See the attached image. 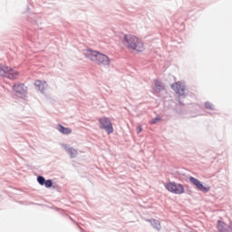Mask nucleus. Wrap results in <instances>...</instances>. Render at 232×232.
I'll list each match as a JSON object with an SVG mask.
<instances>
[{
	"label": "nucleus",
	"mask_w": 232,
	"mask_h": 232,
	"mask_svg": "<svg viewBox=\"0 0 232 232\" xmlns=\"http://www.w3.org/2000/svg\"><path fill=\"white\" fill-rule=\"evenodd\" d=\"M123 45L130 52H144V43L136 35L125 34Z\"/></svg>",
	"instance_id": "nucleus-1"
},
{
	"label": "nucleus",
	"mask_w": 232,
	"mask_h": 232,
	"mask_svg": "<svg viewBox=\"0 0 232 232\" xmlns=\"http://www.w3.org/2000/svg\"><path fill=\"white\" fill-rule=\"evenodd\" d=\"M87 59H90L92 63H96L100 66H110V57L108 55L100 53L99 51L87 50L85 53Z\"/></svg>",
	"instance_id": "nucleus-2"
},
{
	"label": "nucleus",
	"mask_w": 232,
	"mask_h": 232,
	"mask_svg": "<svg viewBox=\"0 0 232 232\" xmlns=\"http://www.w3.org/2000/svg\"><path fill=\"white\" fill-rule=\"evenodd\" d=\"M19 75V72H17L15 69L0 64V77H6L7 79L14 81V79H18Z\"/></svg>",
	"instance_id": "nucleus-3"
},
{
	"label": "nucleus",
	"mask_w": 232,
	"mask_h": 232,
	"mask_svg": "<svg viewBox=\"0 0 232 232\" xmlns=\"http://www.w3.org/2000/svg\"><path fill=\"white\" fill-rule=\"evenodd\" d=\"M165 188L167 191L173 193L174 195H182L185 191L182 184L176 183L175 181L165 183Z\"/></svg>",
	"instance_id": "nucleus-4"
},
{
	"label": "nucleus",
	"mask_w": 232,
	"mask_h": 232,
	"mask_svg": "<svg viewBox=\"0 0 232 232\" xmlns=\"http://www.w3.org/2000/svg\"><path fill=\"white\" fill-rule=\"evenodd\" d=\"M100 122V128L102 130H104L108 135L111 134L113 132V123H111V121H110V118L102 117L99 120Z\"/></svg>",
	"instance_id": "nucleus-5"
},
{
	"label": "nucleus",
	"mask_w": 232,
	"mask_h": 232,
	"mask_svg": "<svg viewBox=\"0 0 232 232\" xmlns=\"http://www.w3.org/2000/svg\"><path fill=\"white\" fill-rule=\"evenodd\" d=\"M189 180L198 191H202V193H209V191H211V187H205L202 182H200V180H198V179L190 177Z\"/></svg>",
	"instance_id": "nucleus-6"
},
{
	"label": "nucleus",
	"mask_w": 232,
	"mask_h": 232,
	"mask_svg": "<svg viewBox=\"0 0 232 232\" xmlns=\"http://www.w3.org/2000/svg\"><path fill=\"white\" fill-rule=\"evenodd\" d=\"M172 90L179 95H185L186 94V86L182 84L180 82H177L171 85Z\"/></svg>",
	"instance_id": "nucleus-7"
},
{
	"label": "nucleus",
	"mask_w": 232,
	"mask_h": 232,
	"mask_svg": "<svg viewBox=\"0 0 232 232\" xmlns=\"http://www.w3.org/2000/svg\"><path fill=\"white\" fill-rule=\"evenodd\" d=\"M13 91L17 96L24 95V93H26V87L23 83H15L13 87Z\"/></svg>",
	"instance_id": "nucleus-8"
},
{
	"label": "nucleus",
	"mask_w": 232,
	"mask_h": 232,
	"mask_svg": "<svg viewBox=\"0 0 232 232\" xmlns=\"http://www.w3.org/2000/svg\"><path fill=\"white\" fill-rule=\"evenodd\" d=\"M34 85L36 86V88H38L40 92H42V93H44V92H46V89L48 88V84L46 83V82L41 80H36Z\"/></svg>",
	"instance_id": "nucleus-9"
},
{
	"label": "nucleus",
	"mask_w": 232,
	"mask_h": 232,
	"mask_svg": "<svg viewBox=\"0 0 232 232\" xmlns=\"http://www.w3.org/2000/svg\"><path fill=\"white\" fill-rule=\"evenodd\" d=\"M57 130L58 131H60V133H63V135H70V133H72V129L66 128L61 124H58Z\"/></svg>",
	"instance_id": "nucleus-10"
},
{
	"label": "nucleus",
	"mask_w": 232,
	"mask_h": 232,
	"mask_svg": "<svg viewBox=\"0 0 232 232\" xmlns=\"http://www.w3.org/2000/svg\"><path fill=\"white\" fill-rule=\"evenodd\" d=\"M218 229L219 232H227L226 223H224L223 221L218 220Z\"/></svg>",
	"instance_id": "nucleus-11"
},
{
	"label": "nucleus",
	"mask_w": 232,
	"mask_h": 232,
	"mask_svg": "<svg viewBox=\"0 0 232 232\" xmlns=\"http://www.w3.org/2000/svg\"><path fill=\"white\" fill-rule=\"evenodd\" d=\"M37 182L40 184V186H44V182H46V180L44 179V177L38 176Z\"/></svg>",
	"instance_id": "nucleus-12"
},
{
	"label": "nucleus",
	"mask_w": 232,
	"mask_h": 232,
	"mask_svg": "<svg viewBox=\"0 0 232 232\" xmlns=\"http://www.w3.org/2000/svg\"><path fill=\"white\" fill-rule=\"evenodd\" d=\"M160 121H162V119L158 116V117L152 119V120L150 121V124H151V125L157 124V122H160Z\"/></svg>",
	"instance_id": "nucleus-13"
},
{
	"label": "nucleus",
	"mask_w": 232,
	"mask_h": 232,
	"mask_svg": "<svg viewBox=\"0 0 232 232\" xmlns=\"http://www.w3.org/2000/svg\"><path fill=\"white\" fill-rule=\"evenodd\" d=\"M152 226H153V227H155L156 229H159V230H160V222H159V221H157V220H153L152 221Z\"/></svg>",
	"instance_id": "nucleus-14"
},
{
	"label": "nucleus",
	"mask_w": 232,
	"mask_h": 232,
	"mask_svg": "<svg viewBox=\"0 0 232 232\" xmlns=\"http://www.w3.org/2000/svg\"><path fill=\"white\" fill-rule=\"evenodd\" d=\"M44 184L45 188H52V186H53L52 179L45 180V182Z\"/></svg>",
	"instance_id": "nucleus-15"
},
{
	"label": "nucleus",
	"mask_w": 232,
	"mask_h": 232,
	"mask_svg": "<svg viewBox=\"0 0 232 232\" xmlns=\"http://www.w3.org/2000/svg\"><path fill=\"white\" fill-rule=\"evenodd\" d=\"M205 106H206V108H208V110H213V105H211V103H209V102L205 103Z\"/></svg>",
	"instance_id": "nucleus-16"
},
{
	"label": "nucleus",
	"mask_w": 232,
	"mask_h": 232,
	"mask_svg": "<svg viewBox=\"0 0 232 232\" xmlns=\"http://www.w3.org/2000/svg\"><path fill=\"white\" fill-rule=\"evenodd\" d=\"M138 131H137V133H140V131H142V127L141 126H140V127H138Z\"/></svg>",
	"instance_id": "nucleus-17"
}]
</instances>
